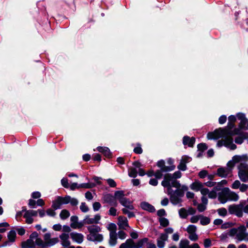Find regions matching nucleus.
I'll return each instance as SVG.
<instances>
[{
    "label": "nucleus",
    "mask_w": 248,
    "mask_h": 248,
    "mask_svg": "<svg viewBox=\"0 0 248 248\" xmlns=\"http://www.w3.org/2000/svg\"><path fill=\"white\" fill-rule=\"evenodd\" d=\"M101 219V216L99 215H96L93 217H90L86 216L84 219V222L86 224H97Z\"/></svg>",
    "instance_id": "obj_11"
},
{
    "label": "nucleus",
    "mask_w": 248,
    "mask_h": 248,
    "mask_svg": "<svg viewBox=\"0 0 248 248\" xmlns=\"http://www.w3.org/2000/svg\"><path fill=\"white\" fill-rule=\"evenodd\" d=\"M88 238L90 241L101 242L103 239V236L98 232H95L89 234Z\"/></svg>",
    "instance_id": "obj_16"
},
{
    "label": "nucleus",
    "mask_w": 248,
    "mask_h": 248,
    "mask_svg": "<svg viewBox=\"0 0 248 248\" xmlns=\"http://www.w3.org/2000/svg\"><path fill=\"white\" fill-rule=\"evenodd\" d=\"M217 213L220 216L225 217L227 214V210L225 208H220L217 210Z\"/></svg>",
    "instance_id": "obj_42"
},
{
    "label": "nucleus",
    "mask_w": 248,
    "mask_h": 248,
    "mask_svg": "<svg viewBox=\"0 0 248 248\" xmlns=\"http://www.w3.org/2000/svg\"><path fill=\"white\" fill-rule=\"evenodd\" d=\"M124 243H127V247L128 248H134V242L131 239L127 240Z\"/></svg>",
    "instance_id": "obj_57"
},
{
    "label": "nucleus",
    "mask_w": 248,
    "mask_h": 248,
    "mask_svg": "<svg viewBox=\"0 0 248 248\" xmlns=\"http://www.w3.org/2000/svg\"><path fill=\"white\" fill-rule=\"evenodd\" d=\"M128 175L130 177L135 178L137 175V170L135 168H130L128 170Z\"/></svg>",
    "instance_id": "obj_37"
},
{
    "label": "nucleus",
    "mask_w": 248,
    "mask_h": 248,
    "mask_svg": "<svg viewBox=\"0 0 248 248\" xmlns=\"http://www.w3.org/2000/svg\"><path fill=\"white\" fill-rule=\"evenodd\" d=\"M61 184H62V185L65 188H68L69 186V184L68 182V180L67 178H63L61 180Z\"/></svg>",
    "instance_id": "obj_55"
},
{
    "label": "nucleus",
    "mask_w": 248,
    "mask_h": 248,
    "mask_svg": "<svg viewBox=\"0 0 248 248\" xmlns=\"http://www.w3.org/2000/svg\"><path fill=\"white\" fill-rule=\"evenodd\" d=\"M248 160V156L246 155H236L228 161L227 168L220 167L217 170V175L222 178L226 177L231 173L232 169L236 163H239L238 166V175L239 179L243 182L248 181V165L246 162Z\"/></svg>",
    "instance_id": "obj_1"
},
{
    "label": "nucleus",
    "mask_w": 248,
    "mask_h": 248,
    "mask_svg": "<svg viewBox=\"0 0 248 248\" xmlns=\"http://www.w3.org/2000/svg\"><path fill=\"white\" fill-rule=\"evenodd\" d=\"M22 246L24 247L33 248L35 247L34 240L29 238L26 241L22 243Z\"/></svg>",
    "instance_id": "obj_30"
},
{
    "label": "nucleus",
    "mask_w": 248,
    "mask_h": 248,
    "mask_svg": "<svg viewBox=\"0 0 248 248\" xmlns=\"http://www.w3.org/2000/svg\"><path fill=\"white\" fill-rule=\"evenodd\" d=\"M9 240L11 242H14L16 237V233L14 231H11L7 235Z\"/></svg>",
    "instance_id": "obj_34"
},
{
    "label": "nucleus",
    "mask_w": 248,
    "mask_h": 248,
    "mask_svg": "<svg viewBox=\"0 0 248 248\" xmlns=\"http://www.w3.org/2000/svg\"><path fill=\"white\" fill-rule=\"evenodd\" d=\"M237 117L240 121L239 124V127L240 129H242L246 127V124L247 123V120L245 117V115L243 113H238L237 114Z\"/></svg>",
    "instance_id": "obj_19"
},
{
    "label": "nucleus",
    "mask_w": 248,
    "mask_h": 248,
    "mask_svg": "<svg viewBox=\"0 0 248 248\" xmlns=\"http://www.w3.org/2000/svg\"><path fill=\"white\" fill-rule=\"evenodd\" d=\"M132 210H129L127 208H124L122 209V212L124 214L127 215L129 217H132L134 216V214L131 211Z\"/></svg>",
    "instance_id": "obj_41"
},
{
    "label": "nucleus",
    "mask_w": 248,
    "mask_h": 248,
    "mask_svg": "<svg viewBox=\"0 0 248 248\" xmlns=\"http://www.w3.org/2000/svg\"><path fill=\"white\" fill-rule=\"evenodd\" d=\"M15 229L17 231L18 234L20 235H23L25 233L26 230L23 227H17Z\"/></svg>",
    "instance_id": "obj_49"
},
{
    "label": "nucleus",
    "mask_w": 248,
    "mask_h": 248,
    "mask_svg": "<svg viewBox=\"0 0 248 248\" xmlns=\"http://www.w3.org/2000/svg\"><path fill=\"white\" fill-rule=\"evenodd\" d=\"M80 209L84 213L87 212L89 210V208L84 202L81 203L80 206Z\"/></svg>",
    "instance_id": "obj_52"
},
{
    "label": "nucleus",
    "mask_w": 248,
    "mask_h": 248,
    "mask_svg": "<svg viewBox=\"0 0 248 248\" xmlns=\"http://www.w3.org/2000/svg\"><path fill=\"white\" fill-rule=\"evenodd\" d=\"M178 169L182 170H185L186 169V164L182 161H180V164L178 166Z\"/></svg>",
    "instance_id": "obj_61"
},
{
    "label": "nucleus",
    "mask_w": 248,
    "mask_h": 248,
    "mask_svg": "<svg viewBox=\"0 0 248 248\" xmlns=\"http://www.w3.org/2000/svg\"><path fill=\"white\" fill-rule=\"evenodd\" d=\"M87 229L89 231L90 234L99 232L101 231V228L100 227L97 225H92L88 226Z\"/></svg>",
    "instance_id": "obj_29"
},
{
    "label": "nucleus",
    "mask_w": 248,
    "mask_h": 248,
    "mask_svg": "<svg viewBox=\"0 0 248 248\" xmlns=\"http://www.w3.org/2000/svg\"><path fill=\"white\" fill-rule=\"evenodd\" d=\"M227 120L226 116L225 115L221 116L218 120L219 123L221 124H224Z\"/></svg>",
    "instance_id": "obj_63"
},
{
    "label": "nucleus",
    "mask_w": 248,
    "mask_h": 248,
    "mask_svg": "<svg viewBox=\"0 0 248 248\" xmlns=\"http://www.w3.org/2000/svg\"><path fill=\"white\" fill-rule=\"evenodd\" d=\"M159 222L160 225L163 227H167L169 224V220L164 217H161L159 219Z\"/></svg>",
    "instance_id": "obj_40"
},
{
    "label": "nucleus",
    "mask_w": 248,
    "mask_h": 248,
    "mask_svg": "<svg viewBox=\"0 0 248 248\" xmlns=\"http://www.w3.org/2000/svg\"><path fill=\"white\" fill-rule=\"evenodd\" d=\"M71 223L70 224V227L74 229L80 228L82 225L78 222V217L77 216H73L70 218Z\"/></svg>",
    "instance_id": "obj_21"
},
{
    "label": "nucleus",
    "mask_w": 248,
    "mask_h": 248,
    "mask_svg": "<svg viewBox=\"0 0 248 248\" xmlns=\"http://www.w3.org/2000/svg\"><path fill=\"white\" fill-rule=\"evenodd\" d=\"M108 185L111 187H115L116 186V183L112 179H108L107 180Z\"/></svg>",
    "instance_id": "obj_54"
},
{
    "label": "nucleus",
    "mask_w": 248,
    "mask_h": 248,
    "mask_svg": "<svg viewBox=\"0 0 248 248\" xmlns=\"http://www.w3.org/2000/svg\"><path fill=\"white\" fill-rule=\"evenodd\" d=\"M93 207L94 211H97L100 208L101 204L99 202H95L93 205Z\"/></svg>",
    "instance_id": "obj_60"
},
{
    "label": "nucleus",
    "mask_w": 248,
    "mask_h": 248,
    "mask_svg": "<svg viewBox=\"0 0 248 248\" xmlns=\"http://www.w3.org/2000/svg\"><path fill=\"white\" fill-rule=\"evenodd\" d=\"M120 202L121 204L125 207V208L129 210H133L134 206L132 204V202L126 198H124L120 199Z\"/></svg>",
    "instance_id": "obj_20"
},
{
    "label": "nucleus",
    "mask_w": 248,
    "mask_h": 248,
    "mask_svg": "<svg viewBox=\"0 0 248 248\" xmlns=\"http://www.w3.org/2000/svg\"><path fill=\"white\" fill-rule=\"evenodd\" d=\"M197 227L193 225H189L186 229V231L189 234L195 233Z\"/></svg>",
    "instance_id": "obj_38"
},
{
    "label": "nucleus",
    "mask_w": 248,
    "mask_h": 248,
    "mask_svg": "<svg viewBox=\"0 0 248 248\" xmlns=\"http://www.w3.org/2000/svg\"><path fill=\"white\" fill-rule=\"evenodd\" d=\"M189 234V238L191 241H196L198 239V236L195 232L192 233H190Z\"/></svg>",
    "instance_id": "obj_59"
},
{
    "label": "nucleus",
    "mask_w": 248,
    "mask_h": 248,
    "mask_svg": "<svg viewBox=\"0 0 248 248\" xmlns=\"http://www.w3.org/2000/svg\"><path fill=\"white\" fill-rule=\"evenodd\" d=\"M37 215V211L32 210H25V213L23 215L26 219V223L27 224H31L33 222V217H36Z\"/></svg>",
    "instance_id": "obj_8"
},
{
    "label": "nucleus",
    "mask_w": 248,
    "mask_h": 248,
    "mask_svg": "<svg viewBox=\"0 0 248 248\" xmlns=\"http://www.w3.org/2000/svg\"><path fill=\"white\" fill-rule=\"evenodd\" d=\"M229 235L234 237L239 242L248 241V232H247L246 228L244 225L231 229L229 231Z\"/></svg>",
    "instance_id": "obj_3"
},
{
    "label": "nucleus",
    "mask_w": 248,
    "mask_h": 248,
    "mask_svg": "<svg viewBox=\"0 0 248 248\" xmlns=\"http://www.w3.org/2000/svg\"><path fill=\"white\" fill-rule=\"evenodd\" d=\"M62 204V201L60 199V197H58L55 201L53 202L52 207L54 209H57L60 208V206Z\"/></svg>",
    "instance_id": "obj_31"
},
{
    "label": "nucleus",
    "mask_w": 248,
    "mask_h": 248,
    "mask_svg": "<svg viewBox=\"0 0 248 248\" xmlns=\"http://www.w3.org/2000/svg\"><path fill=\"white\" fill-rule=\"evenodd\" d=\"M168 236L166 234L161 233L157 240V245L159 248H163L165 246V243L168 240Z\"/></svg>",
    "instance_id": "obj_15"
},
{
    "label": "nucleus",
    "mask_w": 248,
    "mask_h": 248,
    "mask_svg": "<svg viewBox=\"0 0 248 248\" xmlns=\"http://www.w3.org/2000/svg\"><path fill=\"white\" fill-rule=\"evenodd\" d=\"M243 205L242 203L239 204H232L228 207L229 212L231 214H234L237 217H241L243 216Z\"/></svg>",
    "instance_id": "obj_5"
},
{
    "label": "nucleus",
    "mask_w": 248,
    "mask_h": 248,
    "mask_svg": "<svg viewBox=\"0 0 248 248\" xmlns=\"http://www.w3.org/2000/svg\"><path fill=\"white\" fill-rule=\"evenodd\" d=\"M69 236L68 233H62L60 235V238L61 241V244L63 247H68L70 245Z\"/></svg>",
    "instance_id": "obj_13"
},
{
    "label": "nucleus",
    "mask_w": 248,
    "mask_h": 248,
    "mask_svg": "<svg viewBox=\"0 0 248 248\" xmlns=\"http://www.w3.org/2000/svg\"><path fill=\"white\" fill-rule=\"evenodd\" d=\"M197 209L200 212H203L206 209V205L202 203L198 204Z\"/></svg>",
    "instance_id": "obj_53"
},
{
    "label": "nucleus",
    "mask_w": 248,
    "mask_h": 248,
    "mask_svg": "<svg viewBox=\"0 0 248 248\" xmlns=\"http://www.w3.org/2000/svg\"><path fill=\"white\" fill-rule=\"evenodd\" d=\"M104 201L106 202L109 203L112 205H117V203L115 201L114 198L109 194H107L104 196Z\"/></svg>",
    "instance_id": "obj_27"
},
{
    "label": "nucleus",
    "mask_w": 248,
    "mask_h": 248,
    "mask_svg": "<svg viewBox=\"0 0 248 248\" xmlns=\"http://www.w3.org/2000/svg\"><path fill=\"white\" fill-rule=\"evenodd\" d=\"M201 217V215L194 216L190 218V222L193 223H197Z\"/></svg>",
    "instance_id": "obj_56"
},
{
    "label": "nucleus",
    "mask_w": 248,
    "mask_h": 248,
    "mask_svg": "<svg viewBox=\"0 0 248 248\" xmlns=\"http://www.w3.org/2000/svg\"><path fill=\"white\" fill-rule=\"evenodd\" d=\"M140 206L142 209L150 212H154L155 211V208L153 205L145 202H142Z\"/></svg>",
    "instance_id": "obj_24"
},
{
    "label": "nucleus",
    "mask_w": 248,
    "mask_h": 248,
    "mask_svg": "<svg viewBox=\"0 0 248 248\" xmlns=\"http://www.w3.org/2000/svg\"><path fill=\"white\" fill-rule=\"evenodd\" d=\"M164 187H168V194H170V190L172 187H175L178 189L181 187L180 184L176 180L173 178L170 174H166L164 176V180L161 183Z\"/></svg>",
    "instance_id": "obj_4"
},
{
    "label": "nucleus",
    "mask_w": 248,
    "mask_h": 248,
    "mask_svg": "<svg viewBox=\"0 0 248 248\" xmlns=\"http://www.w3.org/2000/svg\"><path fill=\"white\" fill-rule=\"evenodd\" d=\"M189 241L186 239H182L179 244V248H189Z\"/></svg>",
    "instance_id": "obj_32"
},
{
    "label": "nucleus",
    "mask_w": 248,
    "mask_h": 248,
    "mask_svg": "<svg viewBox=\"0 0 248 248\" xmlns=\"http://www.w3.org/2000/svg\"><path fill=\"white\" fill-rule=\"evenodd\" d=\"M70 237L72 241L78 244H81L84 240V235L81 233L76 232H72L70 233Z\"/></svg>",
    "instance_id": "obj_9"
},
{
    "label": "nucleus",
    "mask_w": 248,
    "mask_h": 248,
    "mask_svg": "<svg viewBox=\"0 0 248 248\" xmlns=\"http://www.w3.org/2000/svg\"><path fill=\"white\" fill-rule=\"evenodd\" d=\"M208 174L207 171L205 170H202L199 173V176L201 178H203L207 176Z\"/></svg>",
    "instance_id": "obj_62"
},
{
    "label": "nucleus",
    "mask_w": 248,
    "mask_h": 248,
    "mask_svg": "<svg viewBox=\"0 0 248 248\" xmlns=\"http://www.w3.org/2000/svg\"><path fill=\"white\" fill-rule=\"evenodd\" d=\"M241 183L239 180H235L232 185L231 187L233 189L239 188L241 186Z\"/></svg>",
    "instance_id": "obj_45"
},
{
    "label": "nucleus",
    "mask_w": 248,
    "mask_h": 248,
    "mask_svg": "<svg viewBox=\"0 0 248 248\" xmlns=\"http://www.w3.org/2000/svg\"><path fill=\"white\" fill-rule=\"evenodd\" d=\"M44 240L45 247L53 246L59 242L58 238H51V235L49 233H46L44 234Z\"/></svg>",
    "instance_id": "obj_7"
},
{
    "label": "nucleus",
    "mask_w": 248,
    "mask_h": 248,
    "mask_svg": "<svg viewBox=\"0 0 248 248\" xmlns=\"http://www.w3.org/2000/svg\"><path fill=\"white\" fill-rule=\"evenodd\" d=\"M108 230L110 231V232H114L116 233V225L114 223H110L108 226Z\"/></svg>",
    "instance_id": "obj_46"
},
{
    "label": "nucleus",
    "mask_w": 248,
    "mask_h": 248,
    "mask_svg": "<svg viewBox=\"0 0 248 248\" xmlns=\"http://www.w3.org/2000/svg\"><path fill=\"white\" fill-rule=\"evenodd\" d=\"M247 135H248L247 133H245L243 135V137L242 136H239V137H237L235 139V143H236L237 144H241V143H242L243 142V140H244V139L248 138V137H247Z\"/></svg>",
    "instance_id": "obj_36"
},
{
    "label": "nucleus",
    "mask_w": 248,
    "mask_h": 248,
    "mask_svg": "<svg viewBox=\"0 0 248 248\" xmlns=\"http://www.w3.org/2000/svg\"><path fill=\"white\" fill-rule=\"evenodd\" d=\"M35 244L38 246H41L42 247H45V241L44 242L41 238L38 237L35 240Z\"/></svg>",
    "instance_id": "obj_47"
},
{
    "label": "nucleus",
    "mask_w": 248,
    "mask_h": 248,
    "mask_svg": "<svg viewBox=\"0 0 248 248\" xmlns=\"http://www.w3.org/2000/svg\"><path fill=\"white\" fill-rule=\"evenodd\" d=\"M69 203H70L73 206H76L78 204V202L77 199L70 197V199L69 200Z\"/></svg>",
    "instance_id": "obj_58"
},
{
    "label": "nucleus",
    "mask_w": 248,
    "mask_h": 248,
    "mask_svg": "<svg viewBox=\"0 0 248 248\" xmlns=\"http://www.w3.org/2000/svg\"><path fill=\"white\" fill-rule=\"evenodd\" d=\"M60 216L61 219H65L70 216V213L67 210H62L60 213Z\"/></svg>",
    "instance_id": "obj_33"
},
{
    "label": "nucleus",
    "mask_w": 248,
    "mask_h": 248,
    "mask_svg": "<svg viewBox=\"0 0 248 248\" xmlns=\"http://www.w3.org/2000/svg\"><path fill=\"white\" fill-rule=\"evenodd\" d=\"M190 187L192 190L194 191H200L201 194L202 191L203 189H205V187H203L202 184L199 181H196L194 183H193L191 185H190Z\"/></svg>",
    "instance_id": "obj_18"
},
{
    "label": "nucleus",
    "mask_w": 248,
    "mask_h": 248,
    "mask_svg": "<svg viewBox=\"0 0 248 248\" xmlns=\"http://www.w3.org/2000/svg\"><path fill=\"white\" fill-rule=\"evenodd\" d=\"M200 218L201 224H202V225H206L210 223V219L207 217H203L201 216Z\"/></svg>",
    "instance_id": "obj_44"
},
{
    "label": "nucleus",
    "mask_w": 248,
    "mask_h": 248,
    "mask_svg": "<svg viewBox=\"0 0 248 248\" xmlns=\"http://www.w3.org/2000/svg\"><path fill=\"white\" fill-rule=\"evenodd\" d=\"M179 215L181 218H186L188 216L187 210L184 208H181L179 210Z\"/></svg>",
    "instance_id": "obj_35"
},
{
    "label": "nucleus",
    "mask_w": 248,
    "mask_h": 248,
    "mask_svg": "<svg viewBox=\"0 0 248 248\" xmlns=\"http://www.w3.org/2000/svg\"><path fill=\"white\" fill-rule=\"evenodd\" d=\"M163 171L161 170H157L154 173V176L155 177L156 179H160L162 176Z\"/></svg>",
    "instance_id": "obj_64"
},
{
    "label": "nucleus",
    "mask_w": 248,
    "mask_h": 248,
    "mask_svg": "<svg viewBox=\"0 0 248 248\" xmlns=\"http://www.w3.org/2000/svg\"><path fill=\"white\" fill-rule=\"evenodd\" d=\"M229 191V188H224L221 192L219 193L218 195V200L219 202L222 204L226 203L228 201V193Z\"/></svg>",
    "instance_id": "obj_10"
},
{
    "label": "nucleus",
    "mask_w": 248,
    "mask_h": 248,
    "mask_svg": "<svg viewBox=\"0 0 248 248\" xmlns=\"http://www.w3.org/2000/svg\"><path fill=\"white\" fill-rule=\"evenodd\" d=\"M115 197L120 201V199L124 198V192L123 191H117L114 193Z\"/></svg>",
    "instance_id": "obj_39"
},
{
    "label": "nucleus",
    "mask_w": 248,
    "mask_h": 248,
    "mask_svg": "<svg viewBox=\"0 0 248 248\" xmlns=\"http://www.w3.org/2000/svg\"><path fill=\"white\" fill-rule=\"evenodd\" d=\"M147 239L144 238L143 239H142L140 241H139L136 245H135L134 248H141L143 245L147 243Z\"/></svg>",
    "instance_id": "obj_43"
},
{
    "label": "nucleus",
    "mask_w": 248,
    "mask_h": 248,
    "mask_svg": "<svg viewBox=\"0 0 248 248\" xmlns=\"http://www.w3.org/2000/svg\"><path fill=\"white\" fill-rule=\"evenodd\" d=\"M202 195H208V198L210 199H216L217 197V193L216 189L214 188L212 190L209 191V190L205 188V189H203L202 191Z\"/></svg>",
    "instance_id": "obj_14"
},
{
    "label": "nucleus",
    "mask_w": 248,
    "mask_h": 248,
    "mask_svg": "<svg viewBox=\"0 0 248 248\" xmlns=\"http://www.w3.org/2000/svg\"><path fill=\"white\" fill-rule=\"evenodd\" d=\"M229 201L236 202L239 200V197L238 195L233 191H232L229 188L228 193Z\"/></svg>",
    "instance_id": "obj_25"
},
{
    "label": "nucleus",
    "mask_w": 248,
    "mask_h": 248,
    "mask_svg": "<svg viewBox=\"0 0 248 248\" xmlns=\"http://www.w3.org/2000/svg\"><path fill=\"white\" fill-rule=\"evenodd\" d=\"M118 225L120 229H126L127 227H128L127 218L124 217L120 216L118 217Z\"/></svg>",
    "instance_id": "obj_17"
},
{
    "label": "nucleus",
    "mask_w": 248,
    "mask_h": 248,
    "mask_svg": "<svg viewBox=\"0 0 248 248\" xmlns=\"http://www.w3.org/2000/svg\"><path fill=\"white\" fill-rule=\"evenodd\" d=\"M234 126V123L231 122V121H229L228 123L227 126L225 128H222V129H226L228 132V137H232L233 135H237L239 133V130L238 129L235 128L233 130V132H231L230 130L232 129Z\"/></svg>",
    "instance_id": "obj_12"
},
{
    "label": "nucleus",
    "mask_w": 248,
    "mask_h": 248,
    "mask_svg": "<svg viewBox=\"0 0 248 248\" xmlns=\"http://www.w3.org/2000/svg\"><path fill=\"white\" fill-rule=\"evenodd\" d=\"M97 150L102 153L104 156L107 157H110L111 156V153L109 149L106 147H98Z\"/></svg>",
    "instance_id": "obj_23"
},
{
    "label": "nucleus",
    "mask_w": 248,
    "mask_h": 248,
    "mask_svg": "<svg viewBox=\"0 0 248 248\" xmlns=\"http://www.w3.org/2000/svg\"><path fill=\"white\" fill-rule=\"evenodd\" d=\"M60 199L62 201V204H67L69 203V200L70 199V196H67L64 198L60 197Z\"/></svg>",
    "instance_id": "obj_51"
},
{
    "label": "nucleus",
    "mask_w": 248,
    "mask_h": 248,
    "mask_svg": "<svg viewBox=\"0 0 248 248\" xmlns=\"http://www.w3.org/2000/svg\"><path fill=\"white\" fill-rule=\"evenodd\" d=\"M157 165L158 167L161 168L162 171H167L168 170H173L175 168L174 166H172L170 167V168L168 169L165 166V162L163 160H160L157 162Z\"/></svg>",
    "instance_id": "obj_26"
},
{
    "label": "nucleus",
    "mask_w": 248,
    "mask_h": 248,
    "mask_svg": "<svg viewBox=\"0 0 248 248\" xmlns=\"http://www.w3.org/2000/svg\"><path fill=\"white\" fill-rule=\"evenodd\" d=\"M228 132L226 129L219 128L213 132L208 133L207 138L208 140H215L222 138V140L217 141V147H221L224 146L230 150H235L236 148V146L233 143V139L232 137H228Z\"/></svg>",
    "instance_id": "obj_2"
},
{
    "label": "nucleus",
    "mask_w": 248,
    "mask_h": 248,
    "mask_svg": "<svg viewBox=\"0 0 248 248\" xmlns=\"http://www.w3.org/2000/svg\"><path fill=\"white\" fill-rule=\"evenodd\" d=\"M95 186V185L89 184V183H84L79 185L80 188H90Z\"/></svg>",
    "instance_id": "obj_48"
},
{
    "label": "nucleus",
    "mask_w": 248,
    "mask_h": 248,
    "mask_svg": "<svg viewBox=\"0 0 248 248\" xmlns=\"http://www.w3.org/2000/svg\"><path fill=\"white\" fill-rule=\"evenodd\" d=\"M197 147L198 150L202 152H203L207 149V146L205 143L199 144L197 146Z\"/></svg>",
    "instance_id": "obj_50"
},
{
    "label": "nucleus",
    "mask_w": 248,
    "mask_h": 248,
    "mask_svg": "<svg viewBox=\"0 0 248 248\" xmlns=\"http://www.w3.org/2000/svg\"><path fill=\"white\" fill-rule=\"evenodd\" d=\"M170 195V200L171 202L174 205L178 204L181 203L182 200L180 197L183 196V193L178 188L172 193V189L170 190V194H169Z\"/></svg>",
    "instance_id": "obj_6"
},
{
    "label": "nucleus",
    "mask_w": 248,
    "mask_h": 248,
    "mask_svg": "<svg viewBox=\"0 0 248 248\" xmlns=\"http://www.w3.org/2000/svg\"><path fill=\"white\" fill-rule=\"evenodd\" d=\"M109 244L112 246H115L117 244L116 234L114 232L109 233Z\"/></svg>",
    "instance_id": "obj_28"
},
{
    "label": "nucleus",
    "mask_w": 248,
    "mask_h": 248,
    "mask_svg": "<svg viewBox=\"0 0 248 248\" xmlns=\"http://www.w3.org/2000/svg\"><path fill=\"white\" fill-rule=\"evenodd\" d=\"M195 139L194 137L190 138L188 136H184L183 143L185 145H187L189 147H192L195 143Z\"/></svg>",
    "instance_id": "obj_22"
}]
</instances>
